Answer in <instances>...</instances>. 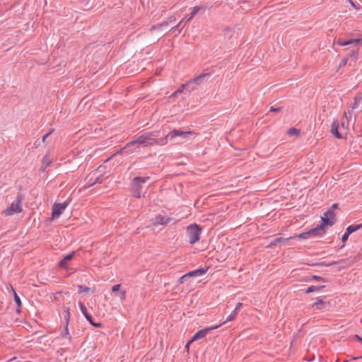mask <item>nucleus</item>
I'll use <instances>...</instances> for the list:
<instances>
[{
	"label": "nucleus",
	"instance_id": "obj_10",
	"mask_svg": "<svg viewBox=\"0 0 362 362\" xmlns=\"http://www.w3.org/2000/svg\"><path fill=\"white\" fill-rule=\"evenodd\" d=\"M362 42V39L357 38V39H351V40H344L341 38H339L337 40V44L340 46H346L349 45L357 46L359 43Z\"/></svg>",
	"mask_w": 362,
	"mask_h": 362
},
{
	"label": "nucleus",
	"instance_id": "obj_21",
	"mask_svg": "<svg viewBox=\"0 0 362 362\" xmlns=\"http://www.w3.org/2000/svg\"><path fill=\"white\" fill-rule=\"evenodd\" d=\"M52 163V160L49 156L47 154L45 155L42 160V168L45 170L48 166H49Z\"/></svg>",
	"mask_w": 362,
	"mask_h": 362
},
{
	"label": "nucleus",
	"instance_id": "obj_2",
	"mask_svg": "<svg viewBox=\"0 0 362 362\" xmlns=\"http://www.w3.org/2000/svg\"><path fill=\"white\" fill-rule=\"evenodd\" d=\"M148 177H135L131 182L132 195L136 198H141L143 194V185L148 180Z\"/></svg>",
	"mask_w": 362,
	"mask_h": 362
},
{
	"label": "nucleus",
	"instance_id": "obj_53",
	"mask_svg": "<svg viewBox=\"0 0 362 362\" xmlns=\"http://www.w3.org/2000/svg\"><path fill=\"white\" fill-rule=\"evenodd\" d=\"M356 337L357 338V339L360 341H362V338L358 335H356Z\"/></svg>",
	"mask_w": 362,
	"mask_h": 362
},
{
	"label": "nucleus",
	"instance_id": "obj_22",
	"mask_svg": "<svg viewBox=\"0 0 362 362\" xmlns=\"http://www.w3.org/2000/svg\"><path fill=\"white\" fill-rule=\"evenodd\" d=\"M361 228L362 223L357 225H350L346 228V231L347 232L348 234H351L352 233L361 229Z\"/></svg>",
	"mask_w": 362,
	"mask_h": 362
},
{
	"label": "nucleus",
	"instance_id": "obj_25",
	"mask_svg": "<svg viewBox=\"0 0 362 362\" xmlns=\"http://www.w3.org/2000/svg\"><path fill=\"white\" fill-rule=\"evenodd\" d=\"M69 319H66V326L63 332H62L61 336L62 338H66L69 341L71 340V337L69 335V329H68Z\"/></svg>",
	"mask_w": 362,
	"mask_h": 362
},
{
	"label": "nucleus",
	"instance_id": "obj_5",
	"mask_svg": "<svg viewBox=\"0 0 362 362\" xmlns=\"http://www.w3.org/2000/svg\"><path fill=\"white\" fill-rule=\"evenodd\" d=\"M23 200L22 194L19 193L17 195L16 202H12L11 205L6 209L5 211V214L6 216H12L15 214L21 213L22 211V208L21 206V202Z\"/></svg>",
	"mask_w": 362,
	"mask_h": 362
},
{
	"label": "nucleus",
	"instance_id": "obj_20",
	"mask_svg": "<svg viewBox=\"0 0 362 362\" xmlns=\"http://www.w3.org/2000/svg\"><path fill=\"white\" fill-rule=\"evenodd\" d=\"M325 305V302L322 298H317L315 303L312 305V308L315 310H322Z\"/></svg>",
	"mask_w": 362,
	"mask_h": 362
},
{
	"label": "nucleus",
	"instance_id": "obj_18",
	"mask_svg": "<svg viewBox=\"0 0 362 362\" xmlns=\"http://www.w3.org/2000/svg\"><path fill=\"white\" fill-rule=\"evenodd\" d=\"M359 106L362 107V93H358L354 98V103L351 105L353 110L358 108Z\"/></svg>",
	"mask_w": 362,
	"mask_h": 362
},
{
	"label": "nucleus",
	"instance_id": "obj_51",
	"mask_svg": "<svg viewBox=\"0 0 362 362\" xmlns=\"http://www.w3.org/2000/svg\"><path fill=\"white\" fill-rule=\"evenodd\" d=\"M347 1L351 4L352 6L355 7V4L351 0H347Z\"/></svg>",
	"mask_w": 362,
	"mask_h": 362
},
{
	"label": "nucleus",
	"instance_id": "obj_55",
	"mask_svg": "<svg viewBox=\"0 0 362 362\" xmlns=\"http://www.w3.org/2000/svg\"><path fill=\"white\" fill-rule=\"evenodd\" d=\"M191 19H189V16L187 17V18L185 19V23H187L188 21H189Z\"/></svg>",
	"mask_w": 362,
	"mask_h": 362
},
{
	"label": "nucleus",
	"instance_id": "obj_40",
	"mask_svg": "<svg viewBox=\"0 0 362 362\" xmlns=\"http://www.w3.org/2000/svg\"><path fill=\"white\" fill-rule=\"evenodd\" d=\"M349 235L350 234H348L347 232L346 231L341 237V241L343 243L346 242L348 240Z\"/></svg>",
	"mask_w": 362,
	"mask_h": 362
},
{
	"label": "nucleus",
	"instance_id": "obj_24",
	"mask_svg": "<svg viewBox=\"0 0 362 362\" xmlns=\"http://www.w3.org/2000/svg\"><path fill=\"white\" fill-rule=\"evenodd\" d=\"M78 291L80 293H89V292L93 293L94 289L90 287H88L86 286L79 285V286H78Z\"/></svg>",
	"mask_w": 362,
	"mask_h": 362
},
{
	"label": "nucleus",
	"instance_id": "obj_43",
	"mask_svg": "<svg viewBox=\"0 0 362 362\" xmlns=\"http://www.w3.org/2000/svg\"><path fill=\"white\" fill-rule=\"evenodd\" d=\"M119 298L124 300L126 298V291H122L119 293Z\"/></svg>",
	"mask_w": 362,
	"mask_h": 362
},
{
	"label": "nucleus",
	"instance_id": "obj_42",
	"mask_svg": "<svg viewBox=\"0 0 362 362\" xmlns=\"http://www.w3.org/2000/svg\"><path fill=\"white\" fill-rule=\"evenodd\" d=\"M66 263L67 262H66L64 259H62L59 262V265L62 267H64V268H66Z\"/></svg>",
	"mask_w": 362,
	"mask_h": 362
},
{
	"label": "nucleus",
	"instance_id": "obj_26",
	"mask_svg": "<svg viewBox=\"0 0 362 362\" xmlns=\"http://www.w3.org/2000/svg\"><path fill=\"white\" fill-rule=\"evenodd\" d=\"M325 287V286H310L307 288L305 293H310L314 291H318L324 288Z\"/></svg>",
	"mask_w": 362,
	"mask_h": 362
},
{
	"label": "nucleus",
	"instance_id": "obj_32",
	"mask_svg": "<svg viewBox=\"0 0 362 362\" xmlns=\"http://www.w3.org/2000/svg\"><path fill=\"white\" fill-rule=\"evenodd\" d=\"M358 54V49H353L349 52V55L351 58V60L355 62L357 59Z\"/></svg>",
	"mask_w": 362,
	"mask_h": 362
},
{
	"label": "nucleus",
	"instance_id": "obj_11",
	"mask_svg": "<svg viewBox=\"0 0 362 362\" xmlns=\"http://www.w3.org/2000/svg\"><path fill=\"white\" fill-rule=\"evenodd\" d=\"M172 220L171 218L163 216L161 215H157L153 220V225H167Z\"/></svg>",
	"mask_w": 362,
	"mask_h": 362
},
{
	"label": "nucleus",
	"instance_id": "obj_52",
	"mask_svg": "<svg viewBox=\"0 0 362 362\" xmlns=\"http://www.w3.org/2000/svg\"><path fill=\"white\" fill-rule=\"evenodd\" d=\"M338 207V204H334L332 206V209H337Z\"/></svg>",
	"mask_w": 362,
	"mask_h": 362
},
{
	"label": "nucleus",
	"instance_id": "obj_46",
	"mask_svg": "<svg viewBox=\"0 0 362 362\" xmlns=\"http://www.w3.org/2000/svg\"><path fill=\"white\" fill-rule=\"evenodd\" d=\"M242 306H243L242 303H238L233 310H235V312L238 313V311L241 308Z\"/></svg>",
	"mask_w": 362,
	"mask_h": 362
},
{
	"label": "nucleus",
	"instance_id": "obj_44",
	"mask_svg": "<svg viewBox=\"0 0 362 362\" xmlns=\"http://www.w3.org/2000/svg\"><path fill=\"white\" fill-rule=\"evenodd\" d=\"M281 107H271L269 111L274 112H278L281 111Z\"/></svg>",
	"mask_w": 362,
	"mask_h": 362
},
{
	"label": "nucleus",
	"instance_id": "obj_35",
	"mask_svg": "<svg viewBox=\"0 0 362 362\" xmlns=\"http://www.w3.org/2000/svg\"><path fill=\"white\" fill-rule=\"evenodd\" d=\"M311 280L327 282V280L325 278L320 276H316V275L312 276Z\"/></svg>",
	"mask_w": 362,
	"mask_h": 362
},
{
	"label": "nucleus",
	"instance_id": "obj_28",
	"mask_svg": "<svg viewBox=\"0 0 362 362\" xmlns=\"http://www.w3.org/2000/svg\"><path fill=\"white\" fill-rule=\"evenodd\" d=\"M203 9V7L201 6H194L192 9V12L189 16V19H192L193 17L201 10Z\"/></svg>",
	"mask_w": 362,
	"mask_h": 362
},
{
	"label": "nucleus",
	"instance_id": "obj_33",
	"mask_svg": "<svg viewBox=\"0 0 362 362\" xmlns=\"http://www.w3.org/2000/svg\"><path fill=\"white\" fill-rule=\"evenodd\" d=\"M78 306L84 317L86 316V315L89 314L88 313L86 305L82 302H78Z\"/></svg>",
	"mask_w": 362,
	"mask_h": 362
},
{
	"label": "nucleus",
	"instance_id": "obj_7",
	"mask_svg": "<svg viewBox=\"0 0 362 362\" xmlns=\"http://www.w3.org/2000/svg\"><path fill=\"white\" fill-rule=\"evenodd\" d=\"M221 326V324H219L218 325L208 327L204 329H200L198 332H196V334L193 336V337L191 339V341H194L200 339H203L206 337V335L211 330H214L215 329H217Z\"/></svg>",
	"mask_w": 362,
	"mask_h": 362
},
{
	"label": "nucleus",
	"instance_id": "obj_23",
	"mask_svg": "<svg viewBox=\"0 0 362 362\" xmlns=\"http://www.w3.org/2000/svg\"><path fill=\"white\" fill-rule=\"evenodd\" d=\"M185 23V18H182L175 26L171 28V30H177V34H180Z\"/></svg>",
	"mask_w": 362,
	"mask_h": 362
},
{
	"label": "nucleus",
	"instance_id": "obj_14",
	"mask_svg": "<svg viewBox=\"0 0 362 362\" xmlns=\"http://www.w3.org/2000/svg\"><path fill=\"white\" fill-rule=\"evenodd\" d=\"M208 267L199 268L187 273V276L189 277H198L202 276L206 273Z\"/></svg>",
	"mask_w": 362,
	"mask_h": 362
},
{
	"label": "nucleus",
	"instance_id": "obj_15",
	"mask_svg": "<svg viewBox=\"0 0 362 362\" xmlns=\"http://www.w3.org/2000/svg\"><path fill=\"white\" fill-rule=\"evenodd\" d=\"M102 177L103 175H99L96 176L95 178L89 177L86 185L84 186V188H89L94 185L95 184H100L102 183Z\"/></svg>",
	"mask_w": 362,
	"mask_h": 362
},
{
	"label": "nucleus",
	"instance_id": "obj_49",
	"mask_svg": "<svg viewBox=\"0 0 362 362\" xmlns=\"http://www.w3.org/2000/svg\"><path fill=\"white\" fill-rule=\"evenodd\" d=\"M192 342V341H191V340H190V341H189L186 344L185 348H186L187 349H189V344H190Z\"/></svg>",
	"mask_w": 362,
	"mask_h": 362
},
{
	"label": "nucleus",
	"instance_id": "obj_38",
	"mask_svg": "<svg viewBox=\"0 0 362 362\" xmlns=\"http://www.w3.org/2000/svg\"><path fill=\"white\" fill-rule=\"evenodd\" d=\"M187 278H189L188 276H187V274H184L183 276H182L179 279H178V283L180 284H183L185 280L187 279Z\"/></svg>",
	"mask_w": 362,
	"mask_h": 362
},
{
	"label": "nucleus",
	"instance_id": "obj_29",
	"mask_svg": "<svg viewBox=\"0 0 362 362\" xmlns=\"http://www.w3.org/2000/svg\"><path fill=\"white\" fill-rule=\"evenodd\" d=\"M85 317L86 320L95 327H100L101 324L100 323H95L93 322V317L90 314L86 315Z\"/></svg>",
	"mask_w": 362,
	"mask_h": 362
},
{
	"label": "nucleus",
	"instance_id": "obj_6",
	"mask_svg": "<svg viewBox=\"0 0 362 362\" xmlns=\"http://www.w3.org/2000/svg\"><path fill=\"white\" fill-rule=\"evenodd\" d=\"M194 133L191 131H182L181 129H173V131L170 132L165 137L164 139H166V144H168L169 140H173L177 136H180L182 139H186L189 136L194 135Z\"/></svg>",
	"mask_w": 362,
	"mask_h": 362
},
{
	"label": "nucleus",
	"instance_id": "obj_4",
	"mask_svg": "<svg viewBox=\"0 0 362 362\" xmlns=\"http://www.w3.org/2000/svg\"><path fill=\"white\" fill-rule=\"evenodd\" d=\"M322 226H316L306 232L300 233L298 237L301 239H309L316 237H322L325 233V230L321 228Z\"/></svg>",
	"mask_w": 362,
	"mask_h": 362
},
{
	"label": "nucleus",
	"instance_id": "obj_3",
	"mask_svg": "<svg viewBox=\"0 0 362 362\" xmlns=\"http://www.w3.org/2000/svg\"><path fill=\"white\" fill-rule=\"evenodd\" d=\"M202 229L196 223L188 226L186 228L187 237L191 245L196 243L199 240Z\"/></svg>",
	"mask_w": 362,
	"mask_h": 362
},
{
	"label": "nucleus",
	"instance_id": "obj_19",
	"mask_svg": "<svg viewBox=\"0 0 362 362\" xmlns=\"http://www.w3.org/2000/svg\"><path fill=\"white\" fill-rule=\"evenodd\" d=\"M182 88H187L189 91L194 90L197 88V86L193 81V79L189 80L186 83L182 84Z\"/></svg>",
	"mask_w": 362,
	"mask_h": 362
},
{
	"label": "nucleus",
	"instance_id": "obj_16",
	"mask_svg": "<svg viewBox=\"0 0 362 362\" xmlns=\"http://www.w3.org/2000/svg\"><path fill=\"white\" fill-rule=\"evenodd\" d=\"M321 221H322L321 224L318 225L317 226H322L321 228L323 230H325V226H332L335 223V220H331L330 218L325 217L324 216L321 217Z\"/></svg>",
	"mask_w": 362,
	"mask_h": 362
},
{
	"label": "nucleus",
	"instance_id": "obj_39",
	"mask_svg": "<svg viewBox=\"0 0 362 362\" xmlns=\"http://www.w3.org/2000/svg\"><path fill=\"white\" fill-rule=\"evenodd\" d=\"M348 61H349V58L348 57L343 58L342 60L341 61L340 64H339V66H345L347 64Z\"/></svg>",
	"mask_w": 362,
	"mask_h": 362
},
{
	"label": "nucleus",
	"instance_id": "obj_9",
	"mask_svg": "<svg viewBox=\"0 0 362 362\" xmlns=\"http://www.w3.org/2000/svg\"><path fill=\"white\" fill-rule=\"evenodd\" d=\"M139 146V144L137 142L136 139L127 143L122 148V151L127 154L132 153Z\"/></svg>",
	"mask_w": 362,
	"mask_h": 362
},
{
	"label": "nucleus",
	"instance_id": "obj_45",
	"mask_svg": "<svg viewBox=\"0 0 362 362\" xmlns=\"http://www.w3.org/2000/svg\"><path fill=\"white\" fill-rule=\"evenodd\" d=\"M53 132V129L50 130L48 133L45 134L42 137V142H45L46 139Z\"/></svg>",
	"mask_w": 362,
	"mask_h": 362
},
{
	"label": "nucleus",
	"instance_id": "obj_54",
	"mask_svg": "<svg viewBox=\"0 0 362 362\" xmlns=\"http://www.w3.org/2000/svg\"><path fill=\"white\" fill-rule=\"evenodd\" d=\"M275 241L277 243L281 242V238H276Z\"/></svg>",
	"mask_w": 362,
	"mask_h": 362
},
{
	"label": "nucleus",
	"instance_id": "obj_13",
	"mask_svg": "<svg viewBox=\"0 0 362 362\" xmlns=\"http://www.w3.org/2000/svg\"><path fill=\"white\" fill-rule=\"evenodd\" d=\"M339 122L337 119H334L331 126V133L334 134L337 138L341 139L343 136L339 131Z\"/></svg>",
	"mask_w": 362,
	"mask_h": 362
},
{
	"label": "nucleus",
	"instance_id": "obj_34",
	"mask_svg": "<svg viewBox=\"0 0 362 362\" xmlns=\"http://www.w3.org/2000/svg\"><path fill=\"white\" fill-rule=\"evenodd\" d=\"M169 25V22L168 21H163L160 23H159L158 25H153L151 28V30H153V29H156L157 28H161L163 26H168Z\"/></svg>",
	"mask_w": 362,
	"mask_h": 362
},
{
	"label": "nucleus",
	"instance_id": "obj_8",
	"mask_svg": "<svg viewBox=\"0 0 362 362\" xmlns=\"http://www.w3.org/2000/svg\"><path fill=\"white\" fill-rule=\"evenodd\" d=\"M69 204V201H66L64 203H54L52 206V217H59L62 214L63 210H64Z\"/></svg>",
	"mask_w": 362,
	"mask_h": 362
},
{
	"label": "nucleus",
	"instance_id": "obj_50",
	"mask_svg": "<svg viewBox=\"0 0 362 362\" xmlns=\"http://www.w3.org/2000/svg\"><path fill=\"white\" fill-rule=\"evenodd\" d=\"M358 358H362V355L361 356L353 357L351 359L352 360H357Z\"/></svg>",
	"mask_w": 362,
	"mask_h": 362
},
{
	"label": "nucleus",
	"instance_id": "obj_36",
	"mask_svg": "<svg viewBox=\"0 0 362 362\" xmlns=\"http://www.w3.org/2000/svg\"><path fill=\"white\" fill-rule=\"evenodd\" d=\"M299 130L296 128H291L288 131V135H294V134H298Z\"/></svg>",
	"mask_w": 362,
	"mask_h": 362
},
{
	"label": "nucleus",
	"instance_id": "obj_47",
	"mask_svg": "<svg viewBox=\"0 0 362 362\" xmlns=\"http://www.w3.org/2000/svg\"><path fill=\"white\" fill-rule=\"evenodd\" d=\"M184 89L185 88H182V84H181L180 88L173 94V95H176L177 94L182 93Z\"/></svg>",
	"mask_w": 362,
	"mask_h": 362
},
{
	"label": "nucleus",
	"instance_id": "obj_17",
	"mask_svg": "<svg viewBox=\"0 0 362 362\" xmlns=\"http://www.w3.org/2000/svg\"><path fill=\"white\" fill-rule=\"evenodd\" d=\"M349 117H351V116L349 117L347 112H344L341 119V124H339V127L341 126V129H348L349 125Z\"/></svg>",
	"mask_w": 362,
	"mask_h": 362
},
{
	"label": "nucleus",
	"instance_id": "obj_30",
	"mask_svg": "<svg viewBox=\"0 0 362 362\" xmlns=\"http://www.w3.org/2000/svg\"><path fill=\"white\" fill-rule=\"evenodd\" d=\"M324 216L330 218L331 220H335V214L332 209H329L326 212L324 213Z\"/></svg>",
	"mask_w": 362,
	"mask_h": 362
},
{
	"label": "nucleus",
	"instance_id": "obj_1",
	"mask_svg": "<svg viewBox=\"0 0 362 362\" xmlns=\"http://www.w3.org/2000/svg\"><path fill=\"white\" fill-rule=\"evenodd\" d=\"M158 136L159 132L158 131L146 132L137 137V142L139 146H143L166 145V139H164V137L156 139Z\"/></svg>",
	"mask_w": 362,
	"mask_h": 362
},
{
	"label": "nucleus",
	"instance_id": "obj_41",
	"mask_svg": "<svg viewBox=\"0 0 362 362\" xmlns=\"http://www.w3.org/2000/svg\"><path fill=\"white\" fill-rule=\"evenodd\" d=\"M120 288V284H115L112 287V292L119 291Z\"/></svg>",
	"mask_w": 362,
	"mask_h": 362
},
{
	"label": "nucleus",
	"instance_id": "obj_31",
	"mask_svg": "<svg viewBox=\"0 0 362 362\" xmlns=\"http://www.w3.org/2000/svg\"><path fill=\"white\" fill-rule=\"evenodd\" d=\"M237 313H236V312H235V310H233V312H232V313H230V314L227 317L226 320L223 323H221V325H222L223 324H225L226 322H230V321L233 320L235 318V317H236V315H237Z\"/></svg>",
	"mask_w": 362,
	"mask_h": 362
},
{
	"label": "nucleus",
	"instance_id": "obj_37",
	"mask_svg": "<svg viewBox=\"0 0 362 362\" xmlns=\"http://www.w3.org/2000/svg\"><path fill=\"white\" fill-rule=\"evenodd\" d=\"M75 253L74 252L70 253V254H68L66 255L63 259L66 261V262H68L69 260H71L73 257L74 256Z\"/></svg>",
	"mask_w": 362,
	"mask_h": 362
},
{
	"label": "nucleus",
	"instance_id": "obj_27",
	"mask_svg": "<svg viewBox=\"0 0 362 362\" xmlns=\"http://www.w3.org/2000/svg\"><path fill=\"white\" fill-rule=\"evenodd\" d=\"M13 292H14V300L17 305V308H16V312L18 313H20L21 312V298L20 297L17 295V293H16V291L13 289Z\"/></svg>",
	"mask_w": 362,
	"mask_h": 362
},
{
	"label": "nucleus",
	"instance_id": "obj_12",
	"mask_svg": "<svg viewBox=\"0 0 362 362\" xmlns=\"http://www.w3.org/2000/svg\"><path fill=\"white\" fill-rule=\"evenodd\" d=\"M211 76V73H202L200 75L194 77L193 81L198 87L199 85L206 82V79Z\"/></svg>",
	"mask_w": 362,
	"mask_h": 362
},
{
	"label": "nucleus",
	"instance_id": "obj_56",
	"mask_svg": "<svg viewBox=\"0 0 362 362\" xmlns=\"http://www.w3.org/2000/svg\"><path fill=\"white\" fill-rule=\"evenodd\" d=\"M344 362H348L347 361H344Z\"/></svg>",
	"mask_w": 362,
	"mask_h": 362
},
{
	"label": "nucleus",
	"instance_id": "obj_48",
	"mask_svg": "<svg viewBox=\"0 0 362 362\" xmlns=\"http://www.w3.org/2000/svg\"><path fill=\"white\" fill-rule=\"evenodd\" d=\"M175 21V18H173V17H170V18H169L168 22H169V23H173V22H174Z\"/></svg>",
	"mask_w": 362,
	"mask_h": 362
}]
</instances>
